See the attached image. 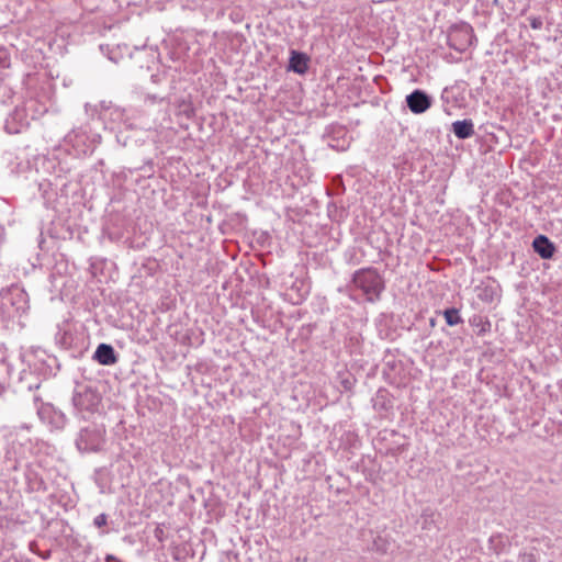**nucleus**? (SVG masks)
Returning a JSON list of instances; mask_svg holds the SVG:
<instances>
[{
    "mask_svg": "<svg viewBox=\"0 0 562 562\" xmlns=\"http://www.w3.org/2000/svg\"><path fill=\"white\" fill-rule=\"evenodd\" d=\"M352 282L357 289L362 291L369 302L378 301L384 290L383 278L374 268H364L356 271Z\"/></svg>",
    "mask_w": 562,
    "mask_h": 562,
    "instance_id": "nucleus-1",
    "label": "nucleus"
},
{
    "mask_svg": "<svg viewBox=\"0 0 562 562\" xmlns=\"http://www.w3.org/2000/svg\"><path fill=\"white\" fill-rule=\"evenodd\" d=\"M105 429L99 426H89L80 430L76 439V447L81 452H97L104 443Z\"/></svg>",
    "mask_w": 562,
    "mask_h": 562,
    "instance_id": "nucleus-2",
    "label": "nucleus"
},
{
    "mask_svg": "<svg viewBox=\"0 0 562 562\" xmlns=\"http://www.w3.org/2000/svg\"><path fill=\"white\" fill-rule=\"evenodd\" d=\"M473 27L465 22L453 24L448 32V45L457 52L467 50L473 43Z\"/></svg>",
    "mask_w": 562,
    "mask_h": 562,
    "instance_id": "nucleus-3",
    "label": "nucleus"
},
{
    "mask_svg": "<svg viewBox=\"0 0 562 562\" xmlns=\"http://www.w3.org/2000/svg\"><path fill=\"white\" fill-rule=\"evenodd\" d=\"M100 402L101 397L99 394L89 387L76 391L72 396L74 407L82 418H87V414H92L98 411Z\"/></svg>",
    "mask_w": 562,
    "mask_h": 562,
    "instance_id": "nucleus-4",
    "label": "nucleus"
},
{
    "mask_svg": "<svg viewBox=\"0 0 562 562\" xmlns=\"http://www.w3.org/2000/svg\"><path fill=\"white\" fill-rule=\"evenodd\" d=\"M406 104L414 114H422L431 106V98L425 91L416 89L406 97Z\"/></svg>",
    "mask_w": 562,
    "mask_h": 562,
    "instance_id": "nucleus-5",
    "label": "nucleus"
},
{
    "mask_svg": "<svg viewBox=\"0 0 562 562\" xmlns=\"http://www.w3.org/2000/svg\"><path fill=\"white\" fill-rule=\"evenodd\" d=\"M93 359L102 366H113L119 361L114 348L108 344H100L97 347Z\"/></svg>",
    "mask_w": 562,
    "mask_h": 562,
    "instance_id": "nucleus-6",
    "label": "nucleus"
},
{
    "mask_svg": "<svg viewBox=\"0 0 562 562\" xmlns=\"http://www.w3.org/2000/svg\"><path fill=\"white\" fill-rule=\"evenodd\" d=\"M532 247L542 259H551L555 252V245L544 235H538Z\"/></svg>",
    "mask_w": 562,
    "mask_h": 562,
    "instance_id": "nucleus-7",
    "label": "nucleus"
},
{
    "mask_svg": "<svg viewBox=\"0 0 562 562\" xmlns=\"http://www.w3.org/2000/svg\"><path fill=\"white\" fill-rule=\"evenodd\" d=\"M308 61L310 59L306 54L291 50L288 69L295 74L303 75L308 69Z\"/></svg>",
    "mask_w": 562,
    "mask_h": 562,
    "instance_id": "nucleus-8",
    "label": "nucleus"
},
{
    "mask_svg": "<svg viewBox=\"0 0 562 562\" xmlns=\"http://www.w3.org/2000/svg\"><path fill=\"white\" fill-rule=\"evenodd\" d=\"M452 132L459 139H467L474 135V124L471 120L456 121L452 123Z\"/></svg>",
    "mask_w": 562,
    "mask_h": 562,
    "instance_id": "nucleus-9",
    "label": "nucleus"
},
{
    "mask_svg": "<svg viewBox=\"0 0 562 562\" xmlns=\"http://www.w3.org/2000/svg\"><path fill=\"white\" fill-rule=\"evenodd\" d=\"M443 317L446 319V323L449 326H456V325L463 323V319L460 316L459 310H457L454 307L445 310Z\"/></svg>",
    "mask_w": 562,
    "mask_h": 562,
    "instance_id": "nucleus-10",
    "label": "nucleus"
},
{
    "mask_svg": "<svg viewBox=\"0 0 562 562\" xmlns=\"http://www.w3.org/2000/svg\"><path fill=\"white\" fill-rule=\"evenodd\" d=\"M85 138V133L79 130H74L67 135L68 142L71 143L74 147H78L79 142L83 140Z\"/></svg>",
    "mask_w": 562,
    "mask_h": 562,
    "instance_id": "nucleus-11",
    "label": "nucleus"
},
{
    "mask_svg": "<svg viewBox=\"0 0 562 562\" xmlns=\"http://www.w3.org/2000/svg\"><path fill=\"white\" fill-rule=\"evenodd\" d=\"M528 21L530 23L531 29H533V30L542 29L543 21H542V19L540 16L531 15V16L528 18Z\"/></svg>",
    "mask_w": 562,
    "mask_h": 562,
    "instance_id": "nucleus-12",
    "label": "nucleus"
},
{
    "mask_svg": "<svg viewBox=\"0 0 562 562\" xmlns=\"http://www.w3.org/2000/svg\"><path fill=\"white\" fill-rule=\"evenodd\" d=\"M93 522H94V525H95L97 527H99V528H100V527H103V526H105V525H106V522H108V517H106V515H105V514H100V515H98V516L94 518Z\"/></svg>",
    "mask_w": 562,
    "mask_h": 562,
    "instance_id": "nucleus-13",
    "label": "nucleus"
},
{
    "mask_svg": "<svg viewBox=\"0 0 562 562\" xmlns=\"http://www.w3.org/2000/svg\"><path fill=\"white\" fill-rule=\"evenodd\" d=\"M0 67H2V68L9 67V60H8L5 49H0Z\"/></svg>",
    "mask_w": 562,
    "mask_h": 562,
    "instance_id": "nucleus-14",
    "label": "nucleus"
},
{
    "mask_svg": "<svg viewBox=\"0 0 562 562\" xmlns=\"http://www.w3.org/2000/svg\"><path fill=\"white\" fill-rule=\"evenodd\" d=\"M59 419H60V423H64V415L63 414H59Z\"/></svg>",
    "mask_w": 562,
    "mask_h": 562,
    "instance_id": "nucleus-15",
    "label": "nucleus"
},
{
    "mask_svg": "<svg viewBox=\"0 0 562 562\" xmlns=\"http://www.w3.org/2000/svg\"><path fill=\"white\" fill-rule=\"evenodd\" d=\"M5 127H7V130H8V132H9V133H16V132H18V131H12V130H10V128L8 127V125H7Z\"/></svg>",
    "mask_w": 562,
    "mask_h": 562,
    "instance_id": "nucleus-16",
    "label": "nucleus"
},
{
    "mask_svg": "<svg viewBox=\"0 0 562 562\" xmlns=\"http://www.w3.org/2000/svg\"><path fill=\"white\" fill-rule=\"evenodd\" d=\"M42 484H43V481H40L37 488H40Z\"/></svg>",
    "mask_w": 562,
    "mask_h": 562,
    "instance_id": "nucleus-17",
    "label": "nucleus"
}]
</instances>
